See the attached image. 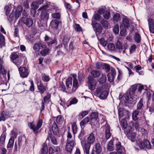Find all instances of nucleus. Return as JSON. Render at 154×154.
Wrapping results in <instances>:
<instances>
[{
    "label": "nucleus",
    "mask_w": 154,
    "mask_h": 154,
    "mask_svg": "<svg viewBox=\"0 0 154 154\" xmlns=\"http://www.w3.org/2000/svg\"><path fill=\"white\" fill-rule=\"evenodd\" d=\"M81 142L84 152L86 154H89V150L91 145L86 143L85 140L81 141Z\"/></svg>",
    "instance_id": "12"
},
{
    "label": "nucleus",
    "mask_w": 154,
    "mask_h": 154,
    "mask_svg": "<svg viewBox=\"0 0 154 154\" xmlns=\"http://www.w3.org/2000/svg\"><path fill=\"white\" fill-rule=\"evenodd\" d=\"M19 73L20 77L22 78L27 77L29 74L28 69L25 67H20L19 68Z\"/></svg>",
    "instance_id": "8"
},
{
    "label": "nucleus",
    "mask_w": 154,
    "mask_h": 154,
    "mask_svg": "<svg viewBox=\"0 0 154 154\" xmlns=\"http://www.w3.org/2000/svg\"><path fill=\"white\" fill-rule=\"evenodd\" d=\"M113 21L114 23H116L121 20L120 15L119 14L116 13L114 15L113 17Z\"/></svg>",
    "instance_id": "32"
},
{
    "label": "nucleus",
    "mask_w": 154,
    "mask_h": 154,
    "mask_svg": "<svg viewBox=\"0 0 154 154\" xmlns=\"http://www.w3.org/2000/svg\"><path fill=\"white\" fill-rule=\"evenodd\" d=\"M107 48L110 51H113L115 48V46L113 43H110L107 45Z\"/></svg>",
    "instance_id": "51"
},
{
    "label": "nucleus",
    "mask_w": 154,
    "mask_h": 154,
    "mask_svg": "<svg viewBox=\"0 0 154 154\" xmlns=\"http://www.w3.org/2000/svg\"><path fill=\"white\" fill-rule=\"evenodd\" d=\"M136 142L137 144L140 148L142 149L145 148L144 139L143 141L139 139Z\"/></svg>",
    "instance_id": "28"
},
{
    "label": "nucleus",
    "mask_w": 154,
    "mask_h": 154,
    "mask_svg": "<svg viewBox=\"0 0 154 154\" xmlns=\"http://www.w3.org/2000/svg\"><path fill=\"white\" fill-rule=\"evenodd\" d=\"M93 18H94L96 20L99 21L101 20L102 17L98 14H95L94 15Z\"/></svg>",
    "instance_id": "55"
},
{
    "label": "nucleus",
    "mask_w": 154,
    "mask_h": 154,
    "mask_svg": "<svg viewBox=\"0 0 154 154\" xmlns=\"http://www.w3.org/2000/svg\"><path fill=\"white\" fill-rule=\"evenodd\" d=\"M75 145V138L71 139V141L68 140V141H67L66 146L65 148L66 150L68 152H71Z\"/></svg>",
    "instance_id": "7"
},
{
    "label": "nucleus",
    "mask_w": 154,
    "mask_h": 154,
    "mask_svg": "<svg viewBox=\"0 0 154 154\" xmlns=\"http://www.w3.org/2000/svg\"><path fill=\"white\" fill-rule=\"evenodd\" d=\"M113 142L112 140H110L108 145L107 149L109 151H112L114 149V148L113 146Z\"/></svg>",
    "instance_id": "49"
},
{
    "label": "nucleus",
    "mask_w": 154,
    "mask_h": 154,
    "mask_svg": "<svg viewBox=\"0 0 154 154\" xmlns=\"http://www.w3.org/2000/svg\"><path fill=\"white\" fill-rule=\"evenodd\" d=\"M102 128H103L105 131L106 138L107 139H109L111 137V134L110 131V127L106 122L105 125L103 126Z\"/></svg>",
    "instance_id": "11"
},
{
    "label": "nucleus",
    "mask_w": 154,
    "mask_h": 154,
    "mask_svg": "<svg viewBox=\"0 0 154 154\" xmlns=\"http://www.w3.org/2000/svg\"><path fill=\"white\" fill-rule=\"evenodd\" d=\"M51 26L54 28L56 29L58 28L59 21L56 20H52L50 23Z\"/></svg>",
    "instance_id": "26"
},
{
    "label": "nucleus",
    "mask_w": 154,
    "mask_h": 154,
    "mask_svg": "<svg viewBox=\"0 0 154 154\" xmlns=\"http://www.w3.org/2000/svg\"><path fill=\"white\" fill-rule=\"evenodd\" d=\"M125 133L128 139L132 142H134L136 140V134L133 132H131L129 129L125 130Z\"/></svg>",
    "instance_id": "10"
},
{
    "label": "nucleus",
    "mask_w": 154,
    "mask_h": 154,
    "mask_svg": "<svg viewBox=\"0 0 154 154\" xmlns=\"http://www.w3.org/2000/svg\"><path fill=\"white\" fill-rule=\"evenodd\" d=\"M70 37L67 35L64 36L63 38V42L64 45L67 44L70 39Z\"/></svg>",
    "instance_id": "45"
},
{
    "label": "nucleus",
    "mask_w": 154,
    "mask_h": 154,
    "mask_svg": "<svg viewBox=\"0 0 154 154\" xmlns=\"http://www.w3.org/2000/svg\"><path fill=\"white\" fill-rule=\"evenodd\" d=\"M88 113V111H83L81 112L79 114L80 118L82 119L85 116L87 115Z\"/></svg>",
    "instance_id": "53"
},
{
    "label": "nucleus",
    "mask_w": 154,
    "mask_h": 154,
    "mask_svg": "<svg viewBox=\"0 0 154 154\" xmlns=\"http://www.w3.org/2000/svg\"><path fill=\"white\" fill-rule=\"evenodd\" d=\"M139 114V112L137 110H134L132 114V119L134 121H136L138 119V118L137 117Z\"/></svg>",
    "instance_id": "30"
},
{
    "label": "nucleus",
    "mask_w": 154,
    "mask_h": 154,
    "mask_svg": "<svg viewBox=\"0 0 154 154\" xmlns=\"http://www.w3.org/2000/svg\"><path fill=\"white\" fill-rule=\"evenodd\" d=\"M114 32L116 34H118L119 32V26L116 24L113 29Z\"/></svg>",
    "instance_id": "61"
},
{
    "label": "nucleus",
    "mask_w": 154,
    "mask_h": 154,
    "mask_svg": "<svg viewBox=\"0 0 154 154\" xmlns=\"http://www.w3.org/2000/svg\"><path fill=\"white\" fill-rule=\"evenodd\" d=\"M122 24L126 28H128L130 26L129 20L126 18H125L122 20Z\"/></svg>",
    "instance_id": "36"
},
{
    "label": "nucleus",
    "mask_w": 154,
    "mask_h": 154,
    "mask_svg": "<svg viewBox=\"0 0 154 154\" xmlns=\"http://www.w3.org/2000/svg\"><path fill=\"white\" fill-rule=\"evenodd\" d=\"M5 45V39L3 35L0 34V45Z\"/></svg>",
    "instance_id": "62"
},
{
    "label": "nucleus",
    "mask_w": 154,
    "mask_h": 154,
    "mask_svg": "<svg viewBox=\"0 0 154 154\" xmlns=\"http://www.w3.org/2000/svg\"><path fill=\"white\" fill-rule=\"evenodd\" d=\"M117 151L111 152L109 154H125V149L124 147L121 145V143L118 142L116 145Z\"/></svg>",
    "instance_id": "3"
},
{
    "label": "nucleus",
    "mask_w": 154,
    "mask_h": 154,
    "mask_svg": "<svg viewBox=\"0 0 154 154\" xmlns=\"http://www.w3.org/2000/svg\"><path fill=\"white\" fill-rule=\"evenodd\" d=\"M100 44L103 46L105 47L107 45V41H105L103 38H101L99 40Z\"/></svg>",
    "instance_id": "54"
},
{
    "label": "nucleus",
    "mask_w": 154,
    "mask_h": 154,
    "mask_svg": "<svg viewBox=\"0 0 154 154\" xmlns=\"http://www.w3.org/2000/svg\"><path fill=\"white\" fill-rule=\"evenodd\" d=\"M6 134V131H4L3 132L0 137V147H3L5 144Z\"/></svg>",
    "instance_id": "21"
},
{
    "label": "nucleus",
    "mask_w": 154,
    "mask_h": 154,
    "mask_svg": "<svg viewBox=\"0 0 154 154\" xmlns=\"http://www.w3.org/2000/svg\"><path fill=\"white\" fill-rule=\"evenodd\" d=\"M23 60H22L21 58L19 57L14 61H13V62L15 64L17 67L20 65L21 63Z\"/></svg>",
    "instance_id": "37"
},
{
    "label": "nucleus",
    "mask_w": 154,
    "mask_h": 154,
    "mask_svg": "<svg viewBox=\"0 0 154 154\" xmlns=\"http://www.w3.org/2000/svg\"><path fill=\"white\" fill-rule=\"evenodd\" d=\"M85 134V131L84 129H82L81 131L79 134L78 137L79 138L81 141L83 140H82V137L84 136Z\"/></svg>",
    "instance_id": "58"
},
{
    "label": "nucleus",
    "mask_w": 154,
    "mask_h": 154,
    "mask_svg": "<svg viewBox=\"0 0 154 154\" xmlns=\"http://www.w3.org/2000/svg\"><path fill=\"white\" fill-rule=\"evenodd\" d=\"M0 73L2 74H5L6 73V71L4 67H2V65L0 64Z\"/></svg>",
    "instance_id": "63"
},
{
    "label": "nucleus",
    "mask_w": 154,
    "mask_h": 154,
    "mask_svg": "<svg viewBox=\"0 0 154 154\" xmlns=\"http://www.w3.org/2000/svg\"><path fill=\"white\" fill-rule=\"evenodd\" d=\"M72 128L73 134H75L77 132V127L75 124H73L72 125Z\"/></svg>",
    "instance_id": "60"
},
{
    "label": "nucleus",
    "mask_w": 154,
    "mask_h": 154,
    "mask_svg": "<svg viewBox=\"0 0 154 154\" xmlns=\"http://www.w3.org/2000/svg\"><path fill=\"white\" fill-rule=\"evenodd\" d=\"M121 123L122 126L125 129V130H126L129 129V127H127L128 124L125 118L122 119Z\"/></svg>",
    "instance_id": "33"
},
{
    "label": "nucleus",
    "mask_w": 154,
    "mask_h": 154,
    "mask_svg": "<svg viewBox=\"0 0 154 154\" xmlns=\"http://www.w3.org/2000/svg\"><path fill=\"white\" fill-rule=\"evenodd\" d=\"M51 97V94L49 93H47L46 96H45L43 98L44 101L42 103V110H43L45 108V103L50 100Z\"/></svg>",
    "instance_id": "18"
},
{
    "label": "nucleus",
    "mask_w": 154,
    "mask_h": 154,
    "mask_svg": "<svg viewBox=\"0 0 154 154\" xmlns=\"http://www.w3.org/2000/svg\"><path fill=\"white\" fill-rule=\"evenodd\" d=\"M39 5L38 2H33L31 4V7L32 9L35 10L37 9L39 7Z\"/></svg>",
    "instance_id": "43"
},
{
    "label": "nucleus",
    "mask_w": 154,
    "mask_h": 154,
    "mask_svg": "<svg viewBox=\"0 0 154 154\" xmlns=\"http://www.w3.org/2000/svg\"><path fill=\"white\" fill-rule=\"evenodd\" d=\"M89 119L88 117H86L82 120L80 123V125L81 128L85 124L88 122Z\"/></svg>",
    "instance_id": "46"
},
{
    "label": "nucleus",
    "mask_w": 154,
    "mask_h": 154,
    "mask_svg": "<svg viewBox=\"0 0 154 154\" xmlns=\"http://www.w3.org/2000/svg\"><path fill=\"white\" fill-rule=\"evenodd\" d=\"M108 92L106 90L103 91L100 94V98L101 99H106L108 95Z\"/></svg>",
    "instance_id": "29"
},
{
    "label": "nucleus",
    "mask_w": 154,
    "mask_h": 154,
    "mask_svg": "<svg viewBox=\"0 0 154 154\" xmlns=\"http://www.w3.org/2000/svg\"><path fill=\"white\" fill-rule=\"evenodd\" d=\"M145 148L148 149H151V146L149 142L147 139H144Z\"/></svg>",
    "instance_id": "41"
},
{
    "label": "nucleus",
    "mask_w": 154,
    "mask_h": 154,
    "mask_svg": "<svg viewBox=\"0 0 154 154\" xmlns=\"http://www.w3.org/2000/svg\"><path fill=\"white\" fill-rule=\"evenodd\" d=\"M11 116L10 112L7 111H3L0 113V122L5 121Z\"/></svg>",
    "instance_id": "9"
},
{
    "label": "nucleus",
    "mask_w": 154,
    "mask_h": 154,
    "mask_svg": "<svg viewBox=\"0 0 154 154\" xmlns=\"http://www.w3.org/2000/svg\"><path fill=\"white\" fill-rule=\"evenodd\" d=\"M50 5L48 4H47L46 5L43 6L42 7L40 8L38 10L39 11H45L47 8L50 7Z\"/></svg>",
    "instance_id": "56"
},
{
    "label": "nucleus",
    "mask_w": 154,
    "mask_h": 154,
    "mask_svg": "<svg viewBox=\"0 0 154 154\" xmlns=\"http://www.w3.org/2000/svg\"><path fill=\"white\" fill-rule=\"evenodd\" d=\"M49 51V50L48 48L43 50L40 51V54L42 56H45L48 54Z\"/></svg>",
    "instance_id": "52"
},
{
    "label": "nucleus",
    "mask_w": 154,
    "mask_h": 154,
    "mask_svg": "<svg viewBox=\"0 0 154 154\" xmlns=\"http://www.w3.org/2000/svg\"><path fill=\"white\" fill-rule=\"evenodd\" d=\"M42 124V119H39L36 125L33 122H32L29 123L28 125L29 128L33 130L34 133L35 134H36L38 132V130L41 127Z\"/></svg>",
    "instance_id": "2"
},
{
    "label": "nucleus",
    "mask_w": 154,
    "mask_h": 154,
    "mask_svg": "<svg viewBox=\"0 0 154 154\" xmlns=\"http://www.w3.org/2000/svg\"><path fill=\"white\" fill-rule=\"evenodd\" d=\"M137 87V85H134L132 86L130 89V94L131 95L134 93Z\"/></svg>",
    "instance_id": "48"
},
{
    "label": "nucleus",
    "mask_w": 154,
    "mask_h": 154,
    "mask_svg": "<svg viewBox=\"0 0 154 154\" xmlns=\"http://www.w3.org/2000/svg\"><path fill=\"white\" fill-rule=\"evenodd\" d=\"M49 14L47 12H42L40 15V18L42 20L45 22L47 21L49 19Z\"/></svg>",
    "instance_id": "24"
},
{
    "label": "nucleus",
    "mask_w": 154,
    "mask_h": 154,
    "mask_svg": "<svg viewBox=\"0 0 154 154\" xmlns=\"http://www.w3.org/2000/svg\"><path fill=\"white\" fill-rule=\"evenodd\" d=\"M14 140V138L13 137H12L10 139L8 144V148H11L13 146Z\"/></svg>",
    "instance_id": "38"
},
{
    "label": "nucleus",
    "mask_w": 154,
    "mask_h": 154,
    "mask_svg": "<svg viewBox=\"0 0 154 154\" xmlns=\"http://www.w3.org/2000/svg\"><path fill=\"white\" fill-rule=\"evenodd\" d=\"M116 75V71L113 68H112L111 72L108 74V79L109 81L111 82L113 81Z\"/></svg>",
    "instance_id": "16"
},
{
    "label": "nucleus",
    "mask_w": 154,
    "mask_h": 154,
    "mask_svg": "<svg viewBox=\"0 0 154 154\" xmlns=\"http://www.w3.org/2000/svg\"><path fill=\"white\" fill-rule=\"evenodd\" d=\"M71 75L72 77H69L66 80V88L63 82H60L61 90L70 93L75 91L78 88L79 85L77 79V75L73 74Z\"/></svg>",
    "instance_id": "1"
},
{
    "label": "nucleus",
    "mask_w": 154,
    "mask_h": 154,
    "mask_svg": "<svg viewBox=\"0 0 154 154\" xmlns=\"http://www.w3.org/2000/svg\"><path fill=\"white\" fill-rule=\"evenodd\" d=\"M98 115L97 112H94L92 113L90 116V120L91 123L94 124L97 123L98 121Z\"/></svg>",
    "instance_id": "14"
},
{
    "label": "nucleus",
    "mask_w": 154,
    "mask_h": 154,
    "mask_svg": "<svg viewBox=\"0 0 154 154\" xmlns=\"http://www.w3.org/2000/svg\"><path fill=\"white\" fill-rule=\"evenodd\" d=\"M87 140V143L91 145L94 143L95 140V137L93 133H92L88 135Z\"/></svg>",
    "instance_id": "22"
},
{
    "label": "nucleus",
    "mask_w": 154,
    "mask_h": 154,
    "mask_svg": "<svg viewBox=\"0 0 154 154\" xmlns=\"http://www.w3.org/2000/svg\"><path fill=\"white\" fill-rule=\"evenodd\" d=\"M49 136L53 144L56 145L58 144L57 140L54 136L51 134Z\"/></svg>",
    "instance_id": "42"
},
{
    "label": "nucleus",
    "mask_w": 154,
    "mask_h": 154,
    "mask_svg": "<svg viewBox=\"0 0 154 154\" xmlns=\"http://www.w3.org/2000/svg\"><path fill=\"white\" fill-rule=\"evenodd\" d=\"M22 21L29 27H30L33 24V21L30 18L23 17L22 19Z\"/></svg>",
    "instance_id": "17"
},
{
    "label": "nucleus",
    "mask_w": 154,
    "mask_h": 154,
    "mask_svg": "<svg viewBox=\"0 0 154 154\" xmlns=\"http://www.w3.org/2000/svg\"><path fill=\"white\" fill-rule=\"evenodd\" d=\"M102 150V148L99 143H97L95 145L92 152H94V153H100Z\"/></svg>",
    "instance_id": "23"
},
{
    "label": "nucleus",
    "mask_w": 154,
    "mask_h": 154,
    "mask_svg": "<svg viewBox=\"0 0 154 154\" xmlns=\"http://www.w3.org/2000/svg\"><path fill=\"white\" fill-rule=\"evenodd\" d=\"M116 47L119 49L122 50L123 49L122 44L119 40L117 41L116 43Z\"/></svg>",
    "instance_id": "50"
},
{
    "label": "nucleus",
    "mask_w": 154,
    "mask_h": 154,
    "mask_svg": "<svg viewBox=\"0 0 154 154\" xmlns=\"http://www.w3.org/2000/svg\"><path fill=\"white\" fill-rule=\"evenodd\" d=\"M143 106V100L142 99H141L137 105V109H141Z\"/></svg>",
    "instance_id": "40"
},
{
    "label": "nucleus",
    "mask_w": 154,
    "mask_h": 154,
    "mask_svg": "<svg viewBox=\"0 0 154 154\" xmlns=\"http://www.w3.org/2000/svg\"><path fill=\"white\" fill-rule=\"evenodd\" d=\"M92 25L93 28L96 32L100 33L102 29V28L101 25L96 23L95 21H92Z\"/></svg>",
    "instance_id": "13"
},
{
    "label": "nucleus",
    "mask_w": 154,
    "mask_h": 154,
    "mask_svg": "<svg viewBox=\"0 0 154 154\" xmlns=\"http://www.w3.org/2000/svg\"><path fill=\"white\" fill-rule=\"evenodd\" d=\"M47 48L46 45L41 42L35 43L33 46V49L35 52H38L40 49L46 48Z\"/></svg>",
    "instance_id": "6"
},
{
    "label": "nucleus",
    "mask_w": 154,
    "mask_h": 154,
    "mask_svg": "<svg viewBox=\"0 0 154 154\" xmlns=\"http://www.w3.org/2000/svg\"><path fill=\"white\" fill-rule=\"evenodd\" d=\"M88 86L91 91L94 90L96 88L97 82L91 76H89L88 78Z\"/></svg>",
    "instance_id": "5"
},
{
    "label": "nucleus",
    "mask_w": 154,
    "mask_h": 154,
    "mask_svg": "<svg viewBox=\"0 0 154 154\" xmlns=\"http://www.w3.org/2000/svg\"><path fill=\"white\" fill-rule=\"evenodd\" d=\"M118 114L119 120L123 116H125L126 119H128L130 117L129 112L122 108H119L118 109Z\"/></svg>",
    "instance_id": "4"
},
{
    "label": "nucleus",
    "mask_w": 154,
    "mask_h": 154,
    "mask_svg": "<svg viewBox=\"0 0 154 154\" xmlns=\"http://www.w3.org/2000/svg\"><path fill=\"white\" fill-rule=\"evenodd\" d=\"M22 11V7L21 6H18L14 15L15 16L16 18L17 19L20 16Z\"/></svg>",
    "instance_id": "25"
},
{
    "label": "nucleus",
    "mask_w": 154,
    "mask_h": 154,
    "mask_svg": "<svg viewBox=\"0 0 154 154\" xmlns=\"http://www.w3.org/2000/svg\"><path fill=\"white\" fill-rule=\"evenodd\" d=\"M103 66H104L103 68L105 69L106 72H108L110 71V67L109 64L104 63Z\"/></svg>",
    "instance_id": "59"
},
{
    "label": "nucleus",
    "mask_w": 154,
    "mask_h": 154,
    "mask_svg": "<svg viewBox=\"0 0 154 154\" xmlns=\"http://www.w3.org/2000/svg\"><path fill=\"white\" fill-rule=\"evenodd\" d=\"M153 20V19H152L151 18H149L147 20L150 32L154 33V23Z\"/></svg>",
    "instance_id": "19"
},
{
    "label": "nucleus",
    "mask_w": 154,
    "mask_h": 154,
    "mask_svg": "<svg viewBox=\"0 0 154 154\" xmlns=\"http://www.w3.org/2000/svg\"><path fill=\"white\" fill-rule=\"evenodd\" d=\"M134 38L136 42L137 43H139L141 40V37L139 34L137 32L135 33L134 35Z\"/></svg>",
    "instance_id": "39"
},
{
    "label": "nucleus",
    "mask_w": 154,
    "mask_h": 154,
    "mask_svg": "<svg viewBox=\"0 0 154 154\" xmlns=\"http://www.w3.org/2000/svg\"><path fill=\"white\" fill-rule=\"evenodd\" d=\"M91 75L94 78L98 77L100 75V72L96 70H93L91 72Z\"/></svg>",
    "instance_id": "31"
},
{
    "label": "nucleus",
    "mask_w": 154,
    "mask_h": 154,
    "mask_svg": "<svg viewBox=\"0 0 154 154\" xmlns=\"http://www.w3.org/2000/svg\"><path fill=\"white\" fill-rule=\"evenodd\" d=\"M103 16L104 18L106 19H109L110 17V13L108 11H106L103 14Z\"/></svg>",
    "instance_id": "57"
},
{
    "label": "nucleus",
    "mask_w": 154,
    "mask_h": 154,
    "mask_svg": "<svg viewBox=\"0 0 154 154\" xmlns=\"http://www.w3.org/2000/svg\"><path fill=\"white\" fill-rule=\"evenodd\" d=\"M52 131L54 135H57L59 132L57 126L55 123H54L52 127Z\"/></svg>",
    "instance_id": "27"
},
{
    "label": "nucleus",
    "mask_w": 154,
    "mask_h": 154,
    "mask_svg": "<svg viewBox=\"0 0 154 154\" xmlns=\"http://www.w3.org/2000/svg\"><path fill=\"white\" fill-rule=\"evenodd\" d=\"M78 101V100L75 98H74L71 99L69 101L66 102V103H64L65 108H66L67 107H69V106L76 104Z\"/></svg>",
    "instance_id": "20"
},
{
    "label": "nucleus",
    "mask_w": 154,
    "mask_h": 154,
    "mask_svg": "<svg viewBox=\"0 0 154 154\" xmlns=\"http://www.w3.org/2000/svg\"><path fill=\"white\" fill-rule=\"evenodd\" d=\"M5 14L6 16H8L10 11V8L9 6H6L5 8Z\"/></svg>",
    "instance_id": "64"
},
{
    "label": "nucleus",
    "mask_w": 154,
    "mask_h": 154,
    "mask_svg": "<svg viewBox=\"0 0 154 154\" xmlns=\"http://www.w3.org/2000/svg\"><path fill=\"white\" fill-rule=\"evenodd\" d=\"M42 79L45 82H48L50 80V78L48 75L45 74H42Z\"/></svg>",
    "instance_id": "44"
},
{
    "label": "nucleus",
    "mask_w": 154,
    "mask_h": 154,
    "mask_svg": "<svg viewBox=\"0 0 154 154\" xmlns=\"http://www.w3.org/2000/svg\"><path fill=\"white\" fill-rule=\"evenodd\" d=\"M100 23L103 27L105 28L108 27L109 24L108 22L106 20L103 19L100 21Z\"/></svg>",
    "instance_id": "47"
},
{
    "label": "nucleus",
    "mask_w": 154,
    "mask_h": 154,
    "mask_svg": "<svg viewBox=\"0 0 154 154\" xmlns=\"http://www.w3.org/2000/svg\"><path fill=\"white\" fill-rule=\"evenodd\" d=\"M18 55L17 52L12 53L10 56V58L12 62L19 57Z\"/></svg>",
    "instance_id": "34"
},
{
    "label": "nucleus",
    "mask_w": 154,
    "mask_h": 154,
    "mask_svg": "<svg viewBox=\"0 0 154 154\" xmlns=\"http://www.w3.org/2000/svg\"><path fill=\"white\" fill-rule=\"evenodd\" d=\"M37 86L38 89L40 91L41 94L44 93L47 89L46 87L44 86L41 81L37 82Z\"/></svg>",
    "instance_id": "15"
},
{
    "label": "nucleus",
    "mask_w": 154,
    "mask_h": 154,
    "mask_svg": "<svg viewBox=\"0 0 154 154\" xmlns=\"http://www.w3.org/2000/svg\"><path fill=\"white\" fill-rule=\"evenodd\" d=\"M48 152V147L46 144H44L41 150L42 154H47Z\"/></svg>",
    "instance_id": "35"
}]
</instances>
